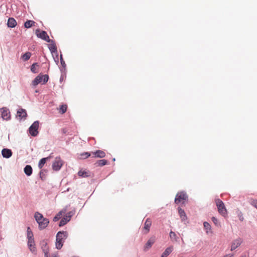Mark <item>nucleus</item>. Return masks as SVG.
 <instances>
[{
  "label": "nucleus",
  "instance_id": "79ce46f5",
  "mask_svg": "<svg viewBox=\"0 0 257 257\" xmlns=\"http://www.w3.org/2000/svg\"><path fill=\"white\" fill-rule=\"evenodd\" d=\"M73 214H74V212H73L70 211V212L67 213L66 216H70V219H71V217H72V216H73Z\"/></svg>",
  "mask_w": 257,
  "mask_h": 257
},
{
  "label": "nucleus",
  "instance_id": "ea45409f",
  "mask_svg": "<svg viewBox=\"0 0 257 257\" xmlns=\"http://www.w3.org/2000/svg\"><path fill=\"white\" fill-rule=\"evenodd\" d=\"M44 172H46V170H42L39 173L40 177L42 180H44L45 178V174Z\"/></svg>",
  "mask_w": 257,
  "mask_h": 257
},
{
  "label": "nucleus",
  "instance_id": "37998d69",
  "mask_svg": "<svg viewBox=\"0 0 257 257\" xmlns=\"http://www.w3.org/2000/svg\"><path fill=\"white\" fill-rule=\"evenodd\" d=\"M239 219V220L242 221L243 220V217L242 216V214L239 215H238Z\"/></svg>",
  "mask_w": 257,
  "mask_h": 257
},
{
  "label": "nucleus",
  "instance_id": "f257e3e1",
  "mask_svg": "<svg viewBox=\"0 0 257 257\" xmlns=\"http://www.w3.org/2000/svg\"><path fill=\"white\" fill-rule=\"evenodd\" d=\"M34 217L39 225L38 228L40 230L46 228L49 223V219L44 217L43 215L38 212L35 213Z\"/></svg>",
  "mask_w": 257,
  "mask_h": 257
},
{
  "label": "nucleus",
  "instance_id": "c756f323",
  "mask_svg": "<svg viewBox=\"0 0 257 257\" xmlns=\"http://www.w3.org/2000/svg\"><path fill=\"white\" fill-rule=\"evenodd\" d=\"M31 56V53L30 52H27L21 57L24 61H28Z\"/></svg>",
  "mask_w": 257,
  "mask_h": 257
},
{
  "label": "nucleus",
  "instance_id": "72a5a7b5",
  "mask_svg": "<svg viewBox=\"0 0 257 257\" xmlns=\"http://www.w3.org/2000/svg\"><path fill=\"white\" fill-rule=\"evenodd\" d=\"M27 239L34 237L33 232L29 227H28L27 228Z\"/></svg>",
  "mask_w": 257,
  "mask_h": 257
},
{
  "label": "nucleus",
  "instance_id": "f3484780",
  "mask_svg": "<svg viewBox=\"0 0 257 257\" xmlns=\"http://www.w3.org/2000/svg\"><path fill=\"white\" fill-rule=\"evenodd\" d=\"M17 25V22L15 19L13 18H9L7 26L9 28H15Z\"/></svg>",
  "mask_w": 257,
  "mask_h": 257
},
{
  "label": "nucleus",
  "instance_id": "c9c22d12",
  "mask_svg": "<svg viewBox=\"0 0 257 257\" xmlns=\"http://www.w3.org/2000/svg\"><path fill=\"white\" fill-rule=\"evenodd\" d=\"M91 155L89 152H84L80 154L82 159H86L90 157Z\"/></svg>",
  "mask_w": 257,
  "mask_h": 257
},
{
  "label": "nucleus",
  "instance_id": "bb28decb",
  "mask_svg": "<svg viewBox=\"0 0 257 257\" xmlns=\"http://www.w3.org/2000/svg\"><path fill=\"white\" fill-rule=\"evenodd\" d=\"M35 24V22L32 20H27L25 23H24V27L26 28H31L33 25Z\"/></svg>",
  "mask_w": 257,
  "mask_h": 257
},
{
  "label": "nucleus",
  "instance_id": "6ab92c4d",
  "mask_svg": "<svg viewBox=\"0 0 257 257\" xmlns=\"http://www.w3.org/2000/svg\"><path fill=\"white\" fill-rule=\"evenodd\" d=\"M178 213L180 215V218L182 220V221H185L187 219V217L186 216V214L184 211V210L181 208H178Z\"/></svg>",
  "mask_w": 257,
  "mask_h": 257
},
{
  "label": "nucleus",
  "instance_id": "3c124183",
  "mask_svg": "<svg viewBox=\"0 0 257 257\" xmlns=\"http://www.w3.org/2000/svg\"><path fill=\"white\" fill-rule=\"evenodd\" d=\"M192 257H195V256H192Z\"/></svg>",
  "mask_w": 257,
  "mask_h": 257
},
{
  "label": "nucleus",
  "instance_id": "c03bdc74",
  "mask_svg": "<svg viewBox=\"0 0 257 257\" xmlns=\"http://www.w3.org/2000/svg\"><path fill=\"white\" fill-rule=\"evenodd\" d=\"M63 73H62L61 76V77H60V82H62V81L63 80Z\"/></svg>",
  "mask_w": 257,
  "mask_h": 257
},
{
  "label": "nucleus",
  "instance_id": "09e8293b",
  "mask_svg": "<svg viewBox=\"0 0 257 257\" xmlns=\"http://www.w3.org/2000/svg\"><path fill=\"white\" fill-rule=\"evenodd\" d=\"M178 193H184V192L183 191H181V192H178Z\"/></svg>",
  "mask_w": 257,
  "mask_h": 257
},
{
  "label": "nucleus",
  "instance_id": "4c0bfd02",
  "mask_svg": "<svg viewBox=\"0 0 257 257\" xmlns=\"http://www.w3.org/2000/svg\"><path fill=\"white\" fill-rule=\"evenodd\" d=\"M60 112L63 114L67 110V106L66 105H61L60 107Z\"/></svg>",
  "mask_w": 257,
  "mask_h": 257
},
{
  "label": "nucleus",
  "instance_id": "473e14b6",
  "mask_svg": "<svg viewBox=\"0 0 257 257\" xmlns=\"http://www.w3.org/2000/svg\"><path fill=\"white\" fill-rule=\"evenodd\" d=\"M98 166L102 167L107 164V161L106 160L102 159L98 160L96 163Z\"/></svg>",
  "mask_w": 257,
  "mask_h": 257
},
{
  "label": "nucleus",
  "instance_id": "0eeeda50",
  "mask_svg": "<svg viewBox=\"0 0 257 257\" xmlns=\"http://www.w3.org/2000/svg\"><path fill=\"white\" fill-rule=\"evenodd\" d=\"M1 116L3 119L9 120L11 119V112L9 108L3 107L1 108Z\"/></svg>",
  "mask_w": 257,
  "mask_h": 257
},
{
  "label": "nucleus",
  "instance_id": "4be33fe9",
  "mask_svg": "<svg viewBox=\"0 0 257 257\" xmlns=\"http://www.w3.org/2000/svg\"><path fill=\"white\" fill-rule=\"evenodd\" d=\"M241 244V241L239 239H236L234 240L231 244V251L234 250L237 247H238Z\"/></svg>",
  "mask_w": 257,
  "mask_h": 257
},
{
  "label": "nucleus",
  "instance_id": "2f4dec72",
  "mask_svg": "<svg viewBox=\"0 0 257 257\" xmlns=\"http://www.w3.org/2000/svg\"><path fill=\"white\" fill-rule=\"evenodd\" d=\"M65 212V211H63V210H62V211H60V212H59L53 218V221L56 222L57 221H58L59 219H60L62 215L63 214V213H64V212Z\"/></svg>",
  "mask_w": 257,
  "mask_h": 257
},
{
  "label": "nucleus",
  "instance_id": "7ed1b4c3",
  "mask_svg": "<svg viewBox=\"0 0 257 257\" xmlns=\"http://www.w3.org/2000/svg\"><path fill=\"white\" fill-rule=\"evenodd\" d=\"M49 78L48 75L40 74L33 80L32 84L34 86H36L40 83L45 84L48 82Z\"/></svg>",
  "mask_w": 257,
  "mask_h": 257
},
{
  "label": "nucleus",
  "instance_id": "9d476101",
  "mask_svg": "<svg viewBox=\"0 0 257 257\" xmlns=\"http://www.w3.org/2000/svg\"><path fill=\"white\" fill-rule=\"evenodd\" d=\"M27 244L30 251L33 253H36L37 249L34 237L28 238Z\"/></svg>",
  "mask_w": 257,
  "mask_h": 257
},
{
  "label": "nucleus",
  "instance_id": "5701e85b",
  "mask_svg": "<svg viewBox=\"0 0 257 257\" xmlns=\"http://www.w3.org/2000/svg\"><path fill=\"white\" fill-rule=\"evenodd\" d=\"M48 48L52 55L58 52L57 47L54 42L48 46Z\"/></svg>",
  "mask_w": 257,
  "mask_h": 257
},
{
  "label": "nucleus",
  "instance_id": "a18cd8bd",
  "mask_svg": "<svg viewBox=\"0 0 257 257\" xmlns=\"http://www.w3.org/2000/svg\"><path fill=\"white\" fill-rule=\"evenodd\" d=\"M226 257H233L232 254H226Z\"/></svg>",
  "mask_w": 257,
  "mask_h": 257
},
{
  "label": "nucleus",
  "instance_id": "aec40b11",
  "mask_svg": "<svg viewBox=\"0 0 257 257\" xmlns=\"http://www.w3.org/2000/svg\"><path fill=\"white\" fill-rule=\"evenodd\" d=\"M60 60L61 64L62 66V68H60V71L61 72V73H65L66 65L64 60H63L62 54H61L60 56Z\"/></svg>",
  "mask_w": 257,
  "mask_h": 257
},
{
  "label": "nucleus",
  "instance_id": "423d86ee",
  "mask_svg": "<svg viewBox=\"0 0 257 257\" xmlns=\"http://www.w3.org/2000/svg\"><path fill=\"white\" fill-rule=\"evenodd\" d=\"M63 165L62 160L60 157H56L55 161L52 164V169L55 171H58L60 170Z\"/></svg>",
  "mask_w": 257,
  "mask_h": 257
},
{
  "label": "nucleus",
  "instance_id": "7c9ffc66",
  "mask_svg": "<svg viewBox=\"0 0 257 257\" xmlns=\"http://www.w3.org/2000/svg\"><path fill=\"white\" fill-rule=\"evenodd\" d=\"M78 175L79 176L81 177H88L89 176L88 175V172L85 170H80L78 172Z\"/></svg>",
  "mask_w": 257,
  "mask_h": 257
},
{
  "label": "nucleus",
  "instance_id": "e433bc0d",
  "mask_svg": "<svg viewBox=\"0 0 257 257\" xmlns=\"http://www.w3.org/2000/svg\"><path fill=\"white\" fill-rule=\"evenodd\" d=\"M53 56V59L55 61V62L56 63V64H58L59 63V55L58 53L57 52V53H54V55H52Z\"/></svg>",
  "mask_w": 257,
  "mask_h": 257
},
{
  "label": "nucleus",
  "instance_id": "dca6fc26",
  "mask_svg": "<svg viewBox=\"0 0 257 257\" xmlns=\"http://www.w3.org/2000/svg\"><path fill=\"white\" fill-rule=\"evenodd\" d=\"M36 34L37 36L43 40L47 35V33L45 31H42L40 32V29H38L36 30Z\"/></svg>",
  "mask_w": 257,
  "mask_h": 257
},
{
  "label": "nucleus",
  "instance_id": "c85d7f7f",
  "mask_svg": "<svg viewBox=\"0 0 257 257\" xmlns=\"http://www.w3.org/2000/svg\"><path fill=\"white\" fill-rule=\"evenodd\" d=\"M169 236L172 241H177L178 240V237L174 232L171 231L169 233Z\"/></svg>",
  "mask_w": 257,
  "mask_h": 257
},
{
  "label": "nucleus",
  "instance_id": "ddd939ff",
  "mask_svg": "<svg viewBox=\"0 0 257 257\" xmlns=\"http://www.w3.org/2000/svg\"><path fill=\"white\" fill-rule=\"evenodd\" d=\"M13 153L11 149L4 148L2 150V156L6 159H9L12 156Z\"/></svg>",
  "mask_w": 257,
  "mask_h": 257
},
{
  "label": "nucleus",
  "instance_id": "b1692460",
  "mask_svg": "<svg viewBox=\"0 0 257 257\" xmlns=\"http://www.w3.org/2000/svg\"><path fill=\"white\" fill-rule=\"evenodd\" d=\"M173 246H170L167 247L161 255V257H167L173 251Z\"/></svg>",
  "mask_w": 257,
  "mask_h": 257
},
{
  "label": "nucleus",
  "instance_id": "f8f14e48",
  "mask_svg": "<svg viewBox=\"0 0 257 257\" xmlns=\"http://www.w3.org/2000/svg\"><path fill=\"white\" fill-rule=\"evenodd\" d=\"M203 226H204V229L206 234H207L208 235H212L213 234V231H212L211 226L210 225V224L208 222L205 221L203 223Z\"/></svg>",
  "mask_w": 257,
  "mask_h": 257
},
{
  "label": "nucleus",
  "instance_id": "1a4fd4ad",
  "mask_svg": "<svg viewBox=\"0 0 257 257\" xmlns=\"http://www.w3.org/2000/svg\"><path fill=\"white\" fill-rule=\"evenodd\" d=\"M156 240V237L155 235L151 236L149 239L148 240L147 242L145 244L144 246V250L145 251H148L151 247L152 245L155 242Z\"/></svg>",
  "mask_w": 257,
  "mask_h": 257
},
{
  "label": "nucleus",
  "instance_id": "4468645a",
  "mask_svg": "<svg viewBox=\"0 0 257 257\" xmlns=\"http://www.w3.org/2000/svg\"><path fill=\"white\" fill-rule=\"evenodd\" d=\"M41 248L45 254V257H49V249L46 241L43 240L41 241Z\"/></svg>",
  "mask_w": 257,
  "mask_h": 257
},
{
  "label": "nucleus",
  "instance_id": "9b49d317",
  "mask_svg": "<svg viewBox=\"0 0 257 257\" xmlns=\"http://www.w3.org/2000/svg\"><path fill=\"white\" fill-rule=\"evenodd\" d=\"M27 113L26 109L20 108L17 110V117H19L20 120L25 119L27 117Z\"/></svg>",
  "mask_w": 257,
  "mask_h": 257
},
{
  "label": "nucleus",
  "instance_id": "a211bd4d",
  "mask_svg": "<svg viewBox=\"0 0 257 257\" xmlns=\"http://www.w3.org/2000/svg\"><path fill=\"white\" fill-rule=\"evenodd\" d=\"M152 224V221L150 218H147L145 222L144 229L145 230V233H147L149 230Z\"/></svg>",
  "mask_w": 257,
  "mask_h": 257
},
{
  "label": "nucleus",
  "instance_id": "cd10ccee",
  "mask_svg": "<svg viewBox=\"0 0 257 257\" xmlns=\"http://www.w3.org/2000/svg\"><path fill=\"white\" fill-rule=\"evenodd\" d=\"M48 159L49 157L42 158L39 162L38 167L40 169H42L44 165H45V164L46 163V160H48Z\"/></svg>",
  "mask_w": 257,
  "mask_h": 257
},
{
  "label": "nucleus",
  "instance_id": "58836bf2",
  "mask_svg": "<svg viewBox=\"0 0 257 257\" xmlns=\"http://www.w3.org/2000/svg\"><path fill=\"white\" fill-rule=\"evenodd\" d=\"M250 204L257 209V200L251 199L250 201Z\"/></svg>",
  "mask_w": 257,
  "mask_h": 257
},
{
  "label": "nucleus",
  "instance_id": "20e7f679",
  "mask_svg": "<svg viewBox=\"0 0 257 257\" xmlns=\"http://www.w3.org/2000/svg\"><path fill=\"white\" fill-rule=\"evenodd\" d=\"M39 122L38 120L35 121L29 127L28 131L29 134L32 137H36L39 132L38 131L39 128Z\"/></svg>",
  "mask_w": 257,
  "mask_h": 257
},
{
  "label": "nucleus",
  "instance_id": "8fccbe9b",
  "mask_svg": "<svg viewBox=\"0 0 257 257\" xmlns=\"http://www.w3.org/2000/svg\"><path fill=\"white\" fill-rule=\"evenodd\" d=\"M225 211H226V214H227V209H226V210H225Z\"/></svg>",
  "mask_w": 257,
  "mask_h": 257
},
{
  "label": "nucleus",
  "instance_id": "de8ad7c7",
  "mask_svg": "<svg viewBox=\"0 0 257 257\" xmlns=\"http://www.w3.org/2000/svg\"><path fill=\"white\" fill-rule=\"evenodd\" d=\"M112 161H113V162H114V161H115V159L114 158H113V159H112Z\"/></svg>",
  "mask_w": 257,
  "mask_h": 257
},
{
  "label": "nucleus",
  "instance_id": "6e6552de",
  "mask_svg": "<svg viewBox=\"0 0 257 257\" xmlns=\"http://www.w3.org/2000/svg\"><path fill=\"white\" fill-rule=\"evenodd\" d=\"M215 202L219 213L224 216L225 214V205L224 203L219 199H216Z\"/></svg>",
  "mask_w": 257,
  "mask_h": 257
},
{
  "label": "nucleus",
  "instance_id": "2eb2a0df",
  "mask_svg": "<svg viewBox=\"0 0 257 257\" xmlns=\"http://www.w3.org/2000/svg\"><path fill=\"white\" fill-rule=\"evenodd\" d=\"M92 154L94 155L93 157L98 158H103L105 157V153L101 150H96L95 152H92Z\"/></svg>",
  "mask_w": 257,
  "mask_h": 257
},
{
  "label": "nucleus",
  "instance_id": "a878e982",
  "mask_svg": "<svg viewBox=\"0 0 257 257\" xmlns=\"http://www.w3.org/2000/svg\"><path fill=\"white\" fill-rule=\"evenodd\" d=\"M39 67V64L37 62L34 63L31 66V71L33 73H38L39 72L37 69V67Z\"/></svg>",
  "mask_w": 257,
  "mask_h": 257
},
{
  "label": "nucleus",
  "instance_id": "412c9836",
  "mask_svg": "<svg viewBox=\"0 0 257 257\" xmlns=\"http://www.w3.org/2000/svg\"><path fill=\"white\" fill-rule=\"evenodd\" d=\"M24 171L27 176H30L33 172L32 167L29 165H27L24 169Z\"/></svg>",
  "mask_w": 257,
  "mask_h": 257
},
{
  "label": "nucleus",
  "instance_id": "39448f33",
  "mask_svg": "<svg viewBox=\"0 0 257 257\" xmlns=\"http://www.w3.org/2000/svg\"><path fill=\"white\" fill-rule=\"evenodd\" d=\"M188 200V196L187 194H177L175 202L176 204H185Z\"/></svg>",
  "mask_w": 257,
  "mask_h": 257
},
{
  "label": "nucleus",
  "instance_id": "393cba45",
  "mask_svg": "<svg viewBox=\"0 0 257 257\" xmlns=\"http://www.w3.org/2000/svg\"><path fill=\"white\" fill-rule=\"evenodd\" d=\"M70 216H64L60 221L59 223V226H63L65 225L68 222L70 221Z\"/></svg>",
  "mask_w": 257,
  "mask_h": 257
},
{
  "label": "nucleus",
  "instance_id": "f03ea898",
  "mask_svg": "<svg viewBox=\"0 0 257 257\" xmlns=\"http://www.w3.org/2000/svg\"><path fill=\"white\" fill-rule=\"evenodd\" d=\"M68 236V233L66 231H59L56 236V248L58 249H61L63 245L65 240Z\"/></svg>",
  "mask_w": 257,
  "mask_h": 257
},
{
  "label": "nucleus",
  "instance_id": "a19ab883",
  "mask_svg": "<svg viewBox=\"0 0 257 257\" xmlns=\"http://www.w3.org/2000/svg\"><path fill=\"white\" fill-rule=\"evenodd\" d=\"M43 40L46 41L47 42H48V43H53V42H54L53 40L50 39L49 38V37L48 35H47L44 39Z\"/></svg>",
  "mask_w": 257,
  "mask_h": 257
},
{
  "label": "nucleus",
  "instance_id": "49530a36",
  "mask_svg": "<svg viewBox=\"0 0 257 257\" xmlns=\"http://www.w3.org/2000/svg\"><path fill=\"white\" fill-rule=\"evenodd\" d=\"M62 132H63V133L64 134H66V133H67V131L66 129L64 128V129H63Z\"/></svg>",
  "mask_w": 257,
  "mask_h": 257
},
{
  "label": "nucleus",
  "instance_id": "f704fd0d",
  "mask_svg": "<svg viewBox=\"0 0 257 257\" xmlns=\"http://www.w3.org/2000/svg\"><path fill=\"white\" fill-rule=\"evenodd\" d=\"M212 221L213 222V223H214V224L217 226V227H220L221 226V223H220V222L219 221V220L216 218L215 217H212Z\"/></svg>",
  "mask_w": 257,
  "mask_h": 257
}]
</instances>
